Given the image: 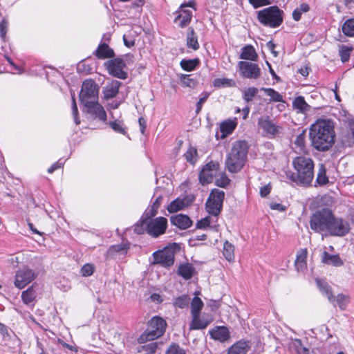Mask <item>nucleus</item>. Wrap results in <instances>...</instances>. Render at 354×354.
<instances>
[{
	"label": "nucleus",
	"instance_id": "nucleus-28",
	"mask_svg": "<svg viewBox=\"0 0 354 354\" xmlns=\"http://www.w3.org/2000/svg\"><path fill=\"white\" fill-rule=\"evenodd\" d=\"M340 142L344 147L354 145V122L350 124L349 130L342 134Z\"/></svg>",
	"mask_w": 354,
	"mask_h": 354
},
{
	"label": "nucleus",
	"instance_id": "nucleus-5",
	"mask_svg": "<svg viewBox=\"0 0 354 354\" xmlns=\"http://www.w3.org/2000/svg\"><path fill=\"white\" fill-rule=\"evenodd\" d=\"M332 216V212L327 208L316 212L310 216V228L318 233L328 232Z\"/></svg>",
	"mask_w": 354,
	"mask_h": 354
},
{
	"label": "nucleus",
	"instance_id": "nucleus-1",
	"mask_svg": "<svg viewBox=\"0 0 354 354\" xmlns=\"http://www.w3.org/2000/svg\"><path fill=\"white\" fill-rule=\"evenodd\" d=\"M335 136L334 127L330 120H318L309 130L312 146L320 151H326L333 146Z\"/></svg>",
	"mask_w": 354,
	"mask_h": 354
},
{
	"label": "nucleus",
	"instance_id": "nucleus-26",
	"mask_svg": "<svg viewBox=\"0 0 354 354\" xmlns=\"http://www.w3.org/2000/svg\"><path fill=\"white\" fill-rule=\"evenodd\" d=\"M129 249V243H120L111 245L106 251V256L109 258H113L115 255L127 254Z\"/></svg>",
	"mask_w": 354,
	"mask_h": 354
},
{
	"label": "nucleus",
	"instance_id": "nucleus-34",
	"mask_svg": "<svg viewBox=\"0 0 354 354\" xmlns=\"http://www.w3.org/2000/svg\"><path fill=\"white\" fill-rule=\"evenodd\" d=\"M204 304L198 297H194L191 301V315L192 316L200 315Z\"/></svg>",
	"mask_w": 354,
	"mask_h": 354
},
{
	"label": "nucleus",
	"instance_id": "nucleus-57",
	"mask_svg": "<svg viewBox=\"0 0 354 354\" xmlns=\"http://www.w3.org/2000/svg\"><path fill=\"white\" fill-rule=\"evenodd\" d=\"M8 22L6 19H3L0 22V37L4 39L8 30Z\"/></svg>",
	"mask_w": 354,
	"mask_h": 354
},
{
	"label": "nucleus",
	"instance_id": "nucleus-37",
	"mask_svg": "<svg viewBox=\"0 0 354 354\" xmlns=\"http://www.w3.org/2000/svg\"><path fill=\"white\" fill-rule=\"evenodd\" d=\"M236 124L237 123L234 120L224 121L221 124V131L226 135L230 134L235 129Z\"/></svg>",
	"mask_w": 354,
	"mask_h": 354
},
{
	"label": "nucleus",
	"instance_id": "nucleus-64",
	"mask_svg": "<svg viewBox=\"0 0 354 354\" xmlns=\"http://www.w3.org/2000/svg\"><path fill=\"white\" fill-rule=\"evenodd\" d=\"M218 167V165L217 163H215L214 162H210L205 165L203 169H205L207 170H209V171H212L213 173H216V169Z\"/></svg>",
	"mask_w": 354,
	"mask_h": 354
},
{
	"label": "nucleus",
	"instance_id": "nucleus-54",
	"mask_svg": "<svg viewBox=\"0 0 354 354\" xmlns=\"http://www.w3.org/2000/svg\"><path fill=\"white\" fill-rule=\"evenodd\" d=\"M274 0H249L250 4L254 8L271 4Z\"/></svg>",
	"mask_w": 354,
	"mask_h": 354
},
{
	"label": "nucleus",
	"instance_id": "nucleus-2",
	"mask_svg": "<svg viewBox=\"0 0 354 354\" xmlns=\"http://www.w3.org/2000/svg\"><path fill=\"white\" fill-rule=\"evenodd\" d=\"M249 150V145L245 140H237L232 144V148L225 160V167L230 173H237L244 167Z\"/></svg>",
	"mask_w": 354,
	"mask_h": 354
},
{
	"label": "nucleus",
	"instance_id": "nucleus-23",
	"mask_svg": "<svg viewBox=\"0 0 354 354\" xmlns=\"http://www.w3.org/2000/svg\"><path fill=\"white\" fill-rule=\"evenodd\" d=\"M192 319L189 324L190 330H201L205 328L212 321V319L201 318L200 315L192 316Z\"/></svg>",
	"mask_w": 354,
	"mask_h": 354
},
{
	"label": "nucleus",
	"instance_id": "nucleus-7",
	"mask_svg": "<svg viewBox=\"0 0 354 354\" xmlns=\"http://www.w3.org/2000/svg\"><path fill=\"white\" fill-rule=\"evenodd\" d=\"M142 224L145 225L147 234L156 238L165 232L167 227V220L162 216L156 218L142 217Z\"/></svg>",
	"mask_w": 354,
	"mask_h": 354
},
{
	"label": "nucleus",
	"instance_id": "nucleus-51",
	"mask_svg": "<svg viewBox=\"0 0 354 354\" xmlns=\"http://www.w3.org/2000/svg\"><path fill=\"white\" fill-rule=\"evenodd\" d=\"M109 126L111 129H113L115 132L126 134L125 129L122 127V124L118 121H113L109 122Z\"/></svg>",
	"mask_w": 354,
	"mask_h": 354
},
{
	"label": "nucleus",
	"instance_id": "nucleus-17",
	"mask_svg": "<svg viewBox=\"0 0 354 354\" xmlns=\"http://www.w3.org/2000/svg\"><path fill=\"white\" fill-rule=\"evenodd\" d=\"M86 112L91 114L94 118H98L100 120L106 121V113L103 106L99 104L98 100L94 102L84 104Z\"/></svg>",
	"mask_w": 354,
	"mask_h": 354
},
{
	"label": "nucleus",
	"instance_id": "nucleus-49",
	"mask_svg": "<svg viewBox=\"0 0 354 354\" xmlns=\"http://www.w3.org/2000/svg\"><path fill=\"white\" fill-rule=\"evenodd\" d=\"M184 156L187 162L194 164L196 160L194 157L197 156V150L192 147H189Z\"/></svg>",
	"mask_w": 354,
	"mask_h": 354
},
{
	"label": "nucleus",
	"instance_id": "nucleus-62",
	"mask_svg": "<svg viewBox=\"0 0 354 354\" xmlns=\"http://www.w3.org/2000/svg\"><path fill=\"white\" fill-rule=\"evenodd\" d=\"M272 187L270 184H268L261 187L260 189V195L261 197H266L271 191Z\"/></svg>",
	"mask_w": 354,
	"mask_h": 354
},
{
	"label": "nucleus",
	"instance_id": "nucleus-58",
	"mask_svg": "<svg viewBox=\"0 0 354 354\" xmlns=\"http://www.w3.org/2000/svg\"><path fill=\"white\" fill-rule=\"evenodd\" d=\"M290 346L298 354V353L299 352V350H301V348H302L303 344L300 339H295L292 340Z\"/></svg>",
	"mask_w": 354,
	"mask_h": 354
},
{
	"label": "nucleus",
	"instance_id": "nucleus-55",
	"mask_svg": "<svg viewBox=\"0 0 354 354\" xmlns=\"http://www.w3.org/2000/svg\"><path fill=\"white\" fill-rule=\"evenodd\" d=\"M158 348V345L156 342H151L148 344L144 345L142 346V351H144L146 354H153L156 351Z\"/></svg>",
	"mask_w": 354,
	"mask_h": 354
},
{
	"label": "nucleus",
	"instance_id": "nucleus-36",
	"mask_svg": "<svg viewBox=\"0 0 354 354\" xmlns=\"http://www.w3.org/2000/svg\"><path fill=\"white\" fill-rule=\"evenodd\" d=\"M199 63V59L197 58L193 59H183L181 60L180 65L183 70L192 71L196 68Z\"/></svg>",
	"mask_w": 354,
	"mask_h": 354
},
{
	"label": "nucleus",
	"instance_id": "nucleus-45",
	"mask_svg": "<svg viewBox=\"0 0 354 354\" xmlns=\"http://www.w3.org/2000/svg\"><path fill=\"white\" fill-rule=\"evenodd\" d=\"M190 302V298L187 295H183L174 301V305L180 308H185L188 307Z\"/></svg>",
	"mask_w": 354,
	"mask_h": 354
},
{
	"label": "nucleus",
	"instance_id": "nucleus-40",
	"mask_svg": "<svg viewBox=\"0 0 354 354\" xmlns=\"http://www.w3.org/2000/svg\"><path fill=\"white\" fill-rule=\"evenodd\" d=\"M335 302L337 303V306L342 310H344L350 301V297L348 295L344 294H338L335 297Z\"/></svg>",
	"mask_w": 354,
	"mask_h": 354
},
{
	"label": "nucleus",
	"instance_id": "nucleus-41",
	"mask_svg": "<svg viewBox=\"0 0 354 354\" xmlns=\"http://www.w3.org/2000/svg\"><path fill=\"white\" fill-rule=\"evenodd\" d=\"M266 94L270 97V100L274 102H283V96L276 91L274 89L271 88H262Z\"/></svg>",
	"mask_w": 354,
	"mask_h": 354
},
{
	"label": "nucleus",
	"instance_id": "nucleus-43",
	"mask_svg": "<svg viewBox=\"0 0 354 354\" xmlns=\"http://www.w3.org/2000/svg\"><path fill=\"white\" fill-rule=\"evenodd\" d=\"M258 91L256 87H249L243 91V99L248 103L253 100Z\"/></svg>",
	"mask_w": 354,
	"mask_h": 354
},
{
	"label": "nucleus",
	"instance_id": "nucleus-60",
	"mask_svg": "<svg viewBox=\"0 0 354 354\" xmlns=\"http://www.w3.org/2000/svg\"><path fill=\"white\" fill-rule=\"evenodd\" d=\"M230 182V180L225 175H223L216 180V185L219 187H225L229 185Z\"/></svg>",
	"mask_w": 354,
	"mask_h": 354
},
{
	"label": "nucleus",
	"instance_id": "nucleus-25",
	"mask_svg": "<svg viewBox=\"0 0 354 354\" xmlns=\"http://www.w3.org/2000/svg\"><path fill=\"white\" fill-rule=\"evenodd\" d=\"M95 55L98 59L113 58L115 56L114 51L106 44L103 43L98 46L95 51Z\"/></svg>",
	"mask_w": 354,
	"mask_h": 354
},
{
	"label": "nucleus",
	"instance_id": "nucleus-39",
	"mask_svg": "<svg viewBox=\"0 0 354 354\" xmlns=\"http://www.w3.org/2000/svg\"><path fill=\"white\" fill-rule=\"evenodd\" d=\"M343 33L348 37H354V19L346 20L342 25Z\"/></svg>",
	"mask_w": 354,
	"mask_h": 354
},
{
	"label": "nucleus",
	"instance_id": "nucleus-16",
	"mask_svg": "<svg viewBox=\"0 0 354 354\" xmlns=\"http://www.w3.org/2000/svg\"><path fill=\"white\" fill-rule=\"evenodd\" d=\"M258 125L263 133L270 138L277 136L281 129V127L277 125L268 116L260 117L258 120Z\"/></svg>",
	"mask_w": 354,
	"mask_h": 354
},
{
	"label": "nucleus",
	"instance_id": "nucleus-27",
	"mask_svg": "<svg viewBox=\"0 0 354 354\" xmlns=\"http://www.w3.org/2000/svg\"><path fill=\"white\" fill-rule=\"evenodd\" d=\"M239 58L241 59L256 62L258 59V55L254 48L252 45L249 44L242 48Z\"/></svg>",
	"mask_w": 354,
	"mask_h": 354
},
{
	"label": "nucleus",
	"instance_id": "nucleus-18",
	"mask_svg": "<svg viewBox=\"0 0 354 354\" xmlns=\"http://www.w3.org/2000/svg\"><path fill=\"white\" fill-rule=\"evenodd\" d=\"M170 221L173 225L178 227L181 230L187 229L192 225V221L189 217L182 214L171 216Z\"/></svg>",
	"mask_w": 354,
	"mask_h": 354
},
{
	"label": "nucleus",
	"instance_id": "nucleus-31",
	"mask_svg": "<svg viewBox=\"0 0 354 354\" xmlns=\"http://www.w3.org/2000/svg\"><path fill=\"white\" fill-rule=\"evenodd\" d=\"M307 250H301L297 255L295 262L297 271H304L306 268Z\"/></svg>",
	"mask_w": 354,
	"mask_h": 354
},
{
	"label": "nucleus",
	"instance_id": "nucleus-48",
	"mask_svg": "<svg viewBox=\"0 0 354 354\" xmlns=\"http://www.w3.org/2000/svg\"><path fill=\"white\" fill-rule=\"evenodd\" d=\"M165 354H187L186 351L178 344L173 343L166 351Z\"/></svg>",
	"mask_w": 354,
	"mask_h": 354
},
{
	"label": "nucleus",
	"instance_id": "nucleus-14",
	"mask_svg": "<svg viewBox=\"0 0 354 354\" xmlns=\"http://www.w3.org/2000/svg\"><path fill=\"white\" fill-rule=\"evenodd\" d=\"M106 69L110 75L119 79L125 80L127 77V73L123 68L126 64L121 57H117L109 60L105 63Z\"/></svg>",
	"mask_w": 354,
	"mask_h": 354
},
{
	"label": "nucleus",
	"instance_id": "nucleus-11",
	"mask_svg": "<svg viewBox=\"0 0 354 354\" xmlns=\"http://www.w3.org/2000/svg\"><path fill=\"white\" fill-rule=\"evenodd\" d=\"M166 326V321L162 317L158 316L152 317L149 322L146 339L153 340L162 336L165 332Z\"/></svg>",
	"mask_w": 354,
	"mask_h": 354
},
{
	"label": "nucleus",
	"instance_id": "nucleus-20",
	"mask_svg": "<svg viewBox=\"0 0 354 354\" xmlns=\"http://www.w3.org/2000/svg\"><path fill=\"white\" fill-rule=\"evenodd\" d=\"M122 83L118 80H113L111 83L106 85L103 90L104 97L109 100L117 95L119 92V88Z\"/></svg>",
	"mask_w": 354,
	"mask_h": 354
},
{
	"label": "nucleus",
	"instance_id": "nucleus-4",
	"mask_svg": "<svg viewBox=\"0 0 354 354\" xmlns=\"http://www.w3.org/2000/svg\"><path fill=\"white\" fill-rule=\"evenodd\" d=\"M283 11L277 6H270L257 12V18L264 26L275 28L281 25Z\"/></svg>",
	"mask_w": 354,
	"mask_h": 354
},
{
	"label": "nucleus",
	"instance_id": "nucleus-47",
	"mask_svg": "<svg viewBox=\"0 0 354 354\" xmlns=\"http://www.w3.org/2000/svg\"><path fill=\"white\" fill-rule=\"evenodd\" d=\"M184 208L183 205L180 201V198H176L167 207V210L170 213L176 212L179 210H181Z\"/></svg>",
	"mask_w": 354,
	"mask_h": 354
},
{
	"label": "nucleus",
	"instance_id": "nucleus-8",
	"mask_svg": "<svg viewBox=\"0 0 354 354\" xmlns=\"http://www.w3.org/2000/svg\"><path fill=\"white\" fill-rule=\"evenodd\" d=\"M224 197L225 192L223 190L212 189L206 201L207 212L213 216H217L222 210Z\"/></svg>",
	"mask_w": 354,
	"mask_h": 354
},
{
	"label": "nucleus",
	"instance_id": "nucleus-13",
	"mask_svg": "<svg viewBox=\"0 0 354 354\" xmlns=\"http://www.w3.org/2000/svg\"><path fill=\"white\" fill-rule=\"evenodd\" d=\"M349 230L350 225L346 221L341 218H336L333 214L327 232L330 236H343L347 234Z\"/></svg>",
	"mask_w": 354,
	"mask_h": 354
},
{
	"label": "nucleus",
	"instance_id": "nucleus-33",
	"mask_svg": "<svg viewBox=\"0 0 354 354\" xmlns=\"http://www.w3.org/2000/svg\"><path fill=\"white\" fill-rule=\"evenodd\" d=\"M37 295L33 286L29 287L27 290L23 291L21 293L22 301L26 305H29L30 303L34 301Z\"/></svg>",
	"mask_w": 354,
	"mask_h": 354
},
{
	"label": "nucleus",
	"instance_id": "nucleus-15",
	"mask_svg": "<svg viewBox=\"0 0 354 354\" xmlns=\"http://www.w3.org/2000/svg\"><path fill=\"white\" fill-rule=\"evenodd\" d=\"M187 7H192V3L182 4L179 10L175 13L174 22L180 28L189 25L192 18V12L187 9Z\"/></svg>",
	"mask_w": 354,
	"mask_h": 354
},
{
	"label": "nucleus",
	"instance_id": "nucleus-21",
	"mask_svg": "<svg viewBox=\"0 0 354 354\" xmlns=\"http://www.w3.org/2000/svg\"><path fill=\"white\" fill-rule=\"evenodd\" d=\"M195 273L194 267L189 263L180 264L177 270V274L185 280L192 279Z\"/></svg>",
	"mask_w": 354,
	"mask_h": 354
},
{
	"label": "nucleus",
	"instance_id": "nucleus-24",
	"mask_svg": "<svg viewBox=\"0 0 354 354\" xmlns=\"http://www.w3.org/2000/svg\"><path fill=\"white\" fill-rule=\"evenodd\" d=\"M322 261L325 264L335 267H339L344 264L343 261L338 254H330L326 251L322 253Z\"/></svg>",
	"mask_w": 354,
	"mask_h": 354
},
{
	"label": "nucleus",
	"instance_id": "nucleus-6",
	"mask_svg": "<svg viewBox=\"0 0 354 354\" xmlns=\"http://www.w3.org/2000/svg\"><path fill=\"white\" fill-rule=\"evenodd\" d=\"M99 86L95 82L91 79L85 80L82 85L79 98L84 105L90 102L98 100Z\"/></svg>",
	"mask_w": 354,
	"mask_h": 354
},
{
	"label": "nucleus",
	"instance_id": "nucleus-29",
	"mask_svg": "<svg viewBox=\"0 0 354 354\" xmlns=\"http://www.w3.org/2000/svg\"><path fill=\"white\" fill-rule=\"evenodd\" d=\"M292 106L301 113H306L310 110V106L306 103L303 96L295 97L292 102Z\"/></svg>",
	"mask_w": 354,
	"mask_h": 354
},
{
	"label": "nucleus",
	"instance_id": "nucleus-22",
	"mask_svg": "<svg viewBox=\"0 0 354 354\" xmlns=\"http://www.w3.org/2000/svg\"><path fill=\"white\" fill-rule=\"evenodd\" d=\"M315 282L320 292L328 298L331 304L335 306V298L333 294L331 287L326 281L320 279H316Z\"/></svg>",
	"mask_w": 354,
	"mask_h": 354
},
{
	"label": "nucleus",
	"instance_id": "nucleus-32",
	"mask_svg": "<svg viewBox=\"0 0 354 354\" xmlns=\"http://www.w3.org/2000/svg\"><path fill=\"white\" fill-rule=\"evenodd\" d=\"M162 201V196H159L158 197H157V198L153 203L151 208L145 211L142 217H146L147 218H151L154 217L158 213V209L160 206Z\"/></svg>",
	"mask_w": 354,
	"mask_h": 354
},
{
	"label": "nucleus",
	"instance_id": "nucleus-53",
	"mask_svg": "<svg viewBox=\"0 0 354 354\" xmlns=\"http://www.w3.org/2000/svg\"><path fill=\"white\" fill-rule=\"evenodd\" d=\"M231 80L227 78H216L213 82V85L214 87H222L230 86Z\"/></svg>",
	"mask_w": 354,
	"mask_h": 354
},
{
	"label": "nucleus",
	"instance_id": "nucleus-30",
	"mask_svg": "<svg viewBox=\"0 0 354 354\" xmlns=\"http://www.w3.org/2000/svg\"><path fill=\"white\" fill-rule=\"evenodd\" d=\"M250 346L246 342L239 341L233 344L227 351V354H246Z\"/></svg>",
	"mask_w": 354,
	"mask_h": 354
},
{
	"label": "nucleus",
	"instance_id": "nucleus-3",
	"mask_svg": "<svg viewBox=\"0 0 354 354\" xmlns=\"http://www.w3.org/2000/svg\"><path fill=\"white\" fill-rule=\"evenodd\" d=\"M293 165L297 174H290L288 175V178L297 184L309 185L314 176L313 160L309 158L299 156L293 160Z\"/></svg>",
	"mask_w": 354,
	"mask_h": 354
},
{
	"label": "nucleus",
	"instance_id": "nucleus-12",
	"mask_svg": "<svg viewBox=\"0 0 354 354\" xmlns=\"http://www.w3.org/2000/svg\"><path fill=\"white\" fill-rule=\"evenodd\" d=\"M240 75L243 78L257 80L261 75V70L258 64L247 61L238 62Z\"/></svg>",
	"mask_w": 354,
	"mask_h": 354
},
{
	"label": "nucleus",
	"instance_id": "nucleus-61",
	"mask_svg": "<svg viewBox=\"0 0 354 354\" xmlns=\"http://www.w3.org/2000/svg\"><path fill=\"white\" fill-rule=\"evenodd\" d=\"M180 201L183 205V207H185L190 205L194 202V196L192 195H187L183 198H180Z\"/></svg>",
	"mask_w": 354,
	"mask_h": 354
},
{
	"label": "nucleus",
	"instance_id": "nucleus-42",
	"mask_svg": "<svg viewBox=\"0 0 354 354\" xmlns=\"http://www.w3.org/2000/svg\"><path fill=\"white\" fill-rule=\"evenodd\" d=\"M353 47H348L345 45H342L339 46V55L341 57V60L343 62L348 61L351 57V53L353 50Z\"/></svg>",
	"mask_w": 354,
	"mask_h": 354
},
{
	"label": "nucleus",
	"instance_id": "nucleus-50",
	"mask_svg": "<svg viewBox=\"0 0 354 354\" xmlns=\"http://www.w3.org/2000/svg\"><path fill=\"white\" fill-rule=\"evenodd\" d=\"M316 181L319 185H325L328 181V178L326 176V170L323 166H322L319 171Z\"/></svg>",
	"mask_w": 354,
	"mask_h": 354
},
{
	"label": "nucleus",
	"instance_id": "nucleus-63",
	"mask_svg": "<svg viewBox=\"0 0 354 354\" xmlns=\"http://www.w3.org/2000/svg\"><path fill=\"white\" fill-rule=\"evenodd\" d=\"M270 207L272 209L277 210L279 212H283L286 210V206L281 204V203H271L270 204Z\"/></svg>",
	"mask_w": 354,
	"mask_h": 354
},
{
	"label": "nucleus",
	"instance_id": "nucleus-46",
	"mask_svg": "<svg viewBox=\"0 0 354 354\" xmlns=\"http://www.w3.org/2000/svg\"><path fill=\"white\" fill-rule=\"evenodd\" d=\"M180 79L183 86L194 88L196 84V81L191 78V75H181Z\"/></svg>",
	"mask_w": 354,
	"mask_h": 354
},
{
	"label": "nucleus",
	"instance_id": "nucleus-10",
	"mask_svg": "<svg viewBox=\"0 0 354 354\" xmlns=\"http://www.w3.org/2000/svg\"><path fill=\"white\" fill-rule=\"evenodd\" d=\"M38 273L28 266L19 268L15 274L14 284L19 289L25 288L36 279Z\"/></svg>",
	"mask_w": 354,
	"mask_h": 354
},
{
	"label": "nucleus",
	"instance_id": "nucleus-44",
	"mask_svg": "<svg viewBox=\"0 0 354 354\" xmlns=\"http://www.w3.org/2000/svg\"><path fill=\"white\" fill-rule=\"evenodd\" d=\"M234 246L228 241H225L223 246V255L225 259L231 261L234 259Z\"/></svg>",
	"mask_w": 354,
	"mask_h": 354
},
{
	"label": "nucleus",
	"instance_id": "nucleus-35",
	"mask_svg": "<svg viewBox=\"0 0 354 354\" xmlns=\"http://www.w3.org/2000/svg\"><path fill=\"white\" fill-rule=\"evenodd\" d=\"M189 32L187 36V45L189 48H192L194 50L199 48V44L198 42L197 37L195 36L194 30L192 28L188 29Z\"/></svg>",
	"mask_w": 354,
	"mask_h": 354
},
{
	"label": "nucleus",
	"instance_id": "nucleus-19",
	"mask_svg": "<svg viewBox=\"0 0 354 354\" xmlns=\"http://www.w3.org/2000/svg\"><path fill=\"white\" fill-rule=\"evenodd\" d=\"M211 337L215 340L223 342L227 340L230 335V332L225 326H216L209 330Z\"/></svg>",
	"mask_w": 354,
	"mask_h": 354
},
{
	"label": "nucleus",
	"instance_id": "nucleus-38",
	"mask_svg": "<svg viewBox=\"0 0 354 354\" xmlns=\"http://www.w3.org/2000/svg\"><path fill=\"white\" fill-rule=\"evenodd\" d=\"M215 175L212 171H209L205 169H202L199 174V180L202 185L212 183L213 177Z\"/></svg>",
	"mask_w": 354,
	"mask_h": 354
},
{
	"label": "nucleus",
	"instance_id": "nucleus-52",
	"mask_svg": "<svg viewBox=\"0 0 354 354\" xmlns=\"http://www.w3.org/2000/svg\"><path fill=\"white\" fill-rule=\"evenodd\" d=\"M305 138H306V131L304 130L301 133H299L295 139V145L299 147L300 149H302L305 147Z\"/></svg>",
	"mask_w": 354,
	"mask_h": 354
},
{
	"label": "nucleus",
	"instance_id": "nucleus-56",
	"mask_svg": "<svg viewBox=\"0 0 354 354\" xmlns=\"http://www.w3.org/2000/svg\"><path fill=\"white\" fill-rule=\"evenodd\" d=\"M94 271V268L91 264H85L81 269V273L84 277L91 276Z\"/></svg>",
	"mask_w": 354,
	"mask_h": 354
},
{
	"label": "nucleus",
	"instance_id": "nucleus-59",
	"mask_svg": "<svg viewBox=\"0 0 354 354\" xmlns=\"http://www.w3.org/2000/svg\"><path fill=\"white\" fill-rule=\"evenodd\" d=\"M210 225V218L205 217L200 221H198L196 223V227L199 229L205 228Z\"/></svg>",
	"mask_w": 354,
	"mask_h": 354
},
{
	"label": "nucleus",
	"instance_id": "nucleus-9",
	"mask_svg": "<svg viewBox=\"0 0 354 354\" xmlns=\"http://www.w3.org/2000/svg\"><path fill=\"white\" fill-rule=\"evenodd\" d=\"M177 248L176 243H173L170 247H166L162 250L153 253V264H160L163 267H170L174 263L175 250Z\"/></svg>",
	"mask_w": 354,
	"mask_h": 354
}]
</instances>
